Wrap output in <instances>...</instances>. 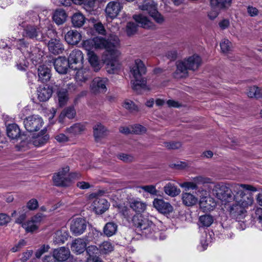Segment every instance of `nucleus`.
I'll list each match as a JSON object with an SVG mask.
<instances>
[{"mask_svg": "<svg viewBox=\"0 0 262 262\" xmlns=\"http://www.w3.org/2000/svg\"><path fill=\"white\" fill-rule=\"evenodd\" d=\"M133 133L140 134L145 132L146 129L144 127L140 124H136L131 127Z\"/></svg>", "mask_w": 262, "mask_h": 262, "instance_id": "54", "label": "nucleus"}, {"mask_svg": "<svg viewBox=\"0 0 262 262\" xmlns=\"http://www.w3.org/2000/svg\"><path fill=\"white\" fill-rule=\"evenodd\" d=\"M133 221L137 228L141 231V234L152 239L163 240L166 235L164 232L160 231L156 226L148 219L142 215L134 217Z\"/></svg>", "mask_w": 262, "mask_h": 262, "instance_id": "3", "label": "nucleus"}, {"mask_svg": "<svg viewBox=\"0 0 262 262\" xmlns=\"http://www.w3.org/2000/svg\"><path fill=\"white\" fill-rule=\"evenodd\" d=\"M69 167L66 166L55 174L53 177L54 184L57 186H68L72 181L78 178L80 174L76 172L69 173Z\"/></svg>", "mask_w": 262, "mask_h": 262, "instance_id": "6", "label": "nucleus"}, {"mask_svg": "<svg viewBox=\"0 0 262 262\" xmlns=\"http://www.w3.org/2000/svg\"><path fill=\"white\" fill-rule=\"evenodd\" d=\"M153 205L159 212L163 214H169L173 211L172 206L162 199H155L153 201Z\"/></svg>", "mask_w": 262, "mask_h": 262, "instance_id": "16", "label": "nucleus"}, {"mask_svg": "<svg viewBox=\"0 0 262 262\" xmlns=\"http://www.w3.org/2000/svg\"><path fill=\"white\" fill-rule=\"evenodd\" d=\"M133 17L135 21L143 28L154 29L155 28V25L149 20L147 17L142 14L135 15Z\"/></svg>", "mask_w": 262, "mask_h": 262, "instance_id": "24", "label": "nucleus"}, {"mask_svg": "<svg viewBox=\"0 0 262 262\" xmlns=\"http://www.w3.org/2000/svg\"><path fill=\"white\" fill-rule=\"evenodd\" d=\"M247 95L250 98H260L262 97V90L256 86H252L249 88Z\"/></svg>", "mask_w": 262, "mask_h": 262, "instance_id": "42", "label": "nucleus"}, {"mask_svg": "<svg viewBox=\"0 0 262 262\" xmlns=\"http://www.w3.org/2000/svg\"><path fill=\"white\" fill-rule=\"evenodd\" d=\"M122 6L117 1H113L108 3L105 8V13L107 17L111 18H114L119 14Z\"/></svg>", "mask_w": 262, "mask_h": 262, "instance_id": "14", "label": "nucleus"}, {"mask_svg": "<svg viewBox=\"0 0 262 262\" xmlns=\"http://www.w3.org/2000/svg\"><path fill=\"white\" fill-rule=\"evenodd\" d=\"M81 34H65L64 39L70 45H76L81 39Z\"/></svg>", "mask_w": 262, "mask_h": 262, "instance_id": "39", "label": "nucleus"}, {"mask_svg": "<svg viewBox=\"0 0 262 262\" xmlns=\"http://www.w3.org/2000/svg\"><path fill=\"white\" fill-rule=\"evenodd\" d=\"M146 67L139 59H135L130 67V77L133 89L138 91L145 87L146 80L143 75L146 73Z\"/></svg>", "mask_w": 262, "mask_h": 262, "instance_id": "4", "label": "nucleus"}, {"mask_svg": "<svg viewBox=\"0 0 262 262\" xmlns=\"http://www.w3.org/2000/svg\"><path fill=\"white\" fill-rule=\"evenodd\" d=\"M93 29L96 33H104L105 32L103 25L100 22H97L94 24Z\"/></svg>", "mask_w": 262, "mask_h": 262, "instance_id": "59", "label": "nucleus"}, {"mask_svg": "<svg viewBox=\"0 0 262 262\" xmlns=\"http://www.w3.org/2000/svg\"><path fill=\"white\" fill-rule=\"evenodd\" d=\"M7 134L10 139H15L20 136V130L16 124H10L7 126Z\"/></svg>", "mask_w": 262, "mask_h": 262, "instance_id": "32", "label": "nucleus"}, {"mask_svg": "<svg viewBox=\"0 0 262 262\" xmlns=\"http://www.w3.org/2000/svg\"><path fill=\"white\" fill-rule=\"evenodd\" d=\"M213 222V217L210 215H201L199 217L200 225L202 227H209Z\"/></svg>", "mask_w": 262, "mask_h": 262, "instance_id": "44", "label": "nucleus"}, {"mask_svg": "<svg viewBox=\"0 0 262 262\" xmlns=\"http://www.w3.org/2000/svg\"><path fill=\"white\" fill-rule=\"evenodd\" d=\"M10 220V217L6 214H0V225H3L8 223Z\"/></svg>", "mask_w": 262, "mask_h": 262, "instance_id": "64", "label": "nucleus"}, {"mask_svg": "<svg viewBox=\"0 0 262 262\" xmlns=\"http://www.w3.org/2000/svg\"><path fill=\"white\" fill-rule=\"evenodd\" d=\"M75 89V85L71 83L68 84L66 88H61L57 92L58 104L60 107L66 105L69 99L68 91L71 92Z\"/></svg>", "mask_w": 262, "mask_h": 262, "instance_id": "12", "label": "nucleus"}, {"mask_svg": "<svg viewBox=\"0 0 262 262\" xmlns=\"http://www.w3.org/2000/svg\"><path fill=\"white\" fill-rule=\"evenodd\" d=\"M69 237L68 232L64 229L56 231L53 235V243L55 244H63Z\"/></svg>", "mask_w": 262, "mask_h": 262, "instance_id": "28", "label": "nucleus"}, {"mask_svg": "<svg viewBox=\"0 0 262 262\" xmlns=\"http://www.w3.org/2000/svg\"><path fill=\"white\" fill-rule=\"evenodd\" d=\"M94 136L97 141L106 135L107 129L101 123L96 124L93 127Z\"/></svg>", "mask_w": 262, "mask_h": 262, "instance_id": "36", "label": "nucleus"}, {"mask_svg": "<svg viewBox=\"0 0 262 262\" xmlns=\"http://www.w3.org/2000/svg\"><path fill=\"white\" fill-rule=\"evenodd\" d=\"M164 191L168 195L174 196L180 193V189L178 188L173 184L169 183L164 186Z\"/></svg>", "mask_w": 262, "mask_h": 262, "instance_id": "41", "label": "nucleus"}, {"mask_svg": "<svg viewBox=\"0 0 262 262\" xmlns=\"http://www.w3.org/2000/svg\"><path fill=\"white\" fill-rule=\"evenodd\" d=\"M95 0H83L82 4L84 5V8L87 11H91L95 5Z\"/></svg>", "mask_w": 262, "mask_h": 262, "instance_id": "57", "label": "nucleus"}, {"mask_svg": "<svg viewBox=\"0 0 262 262\" xmlns=\"http://www.w3.org/2000/svg\"><path fill=\"white\" fill-rule=\"evenodd\" d=\"M89 62L94 71H98L102 67V63L99 60L97 55L91 50H86Z\"/></svg>", "mask_w": 262, "mask_h": 262, "instance_id": "26", "label": "nucleus"}, {"mask_svg": "<svg viewBox=\"0 0 262 262\" xmlns=\"http://www.w3.org/2000/svg\"><path fill=\"white\" fill-rule=\"evenodd\" d=\"M165 146L168 149H176L179 148L181 146V143L179 142H165Z\"/></svg>", "mask_w": 262, "mask_h": 262, "instance_id": "55", "label": "nucleus"}, {"mask_svg": "<svg viewBox=\"0 0 262 262\" xmlns=\"http://www.w3.org/2000/svg\"><path fill=\"white\" fill-rule=\"evenodd\" d=\"M43 124L42 119L38 115H32L27 117L24 121L25 128L29 132L39 130Z\"/></svg>", "mask_w": 262, "mask_h": 262, "instance_id": "11", "label": "nucleus"}, {"mask_svg": "<svg viewBox=\"0 0 262 262\" xmlns=\"http://www.w3.org/2000/svg\"><path fill=\"white\" fill-rule=\"evenodd\" d=\"M22 227L27 232H32L37 230L38 228L37 225L35 224L31 220L28 221L22 224Z\"/></svg>", "mask_w": 262, "mask_h": 262, "instance_id": "45", "label": "nucleus"}, {"mask_svg": "<svg viewBox=\"0 0 262 262\" xmlns=\"http://www.w3.org/2000/svg\"><path fill=\"white\" fill-rule=\"evenodd\" d=\"M75 79L77 82H85L90 77V72L86 68L77 69Z\"/></svg>", "mask_w": 262, "mask_h": 262, "instance_id": "33", "label": "nucleus"}, {"mask_svg": "<svg viewBox=\"0 0 262 262\" xmlns=\"http://www.w3.org/2000/svg\"><path fill=\"white\" fill-rule=\"evenodd\" d=\"M85 250L89 257L97 255L99 253V247L98 248L95 245H90L86 248Z\"/></svg>", "mask_w": 262, "mask_h": 262, "instance_id": "49", "label": "nucleus"}, {"mask_svg": "<svg viewBox=\"0 0 262 262\" xmlns=\"http://www.w3.org/2000/svg\"><path fill=\"white\" fill-rule=\"evenodd\" d=\"M23 27L25 28L24 30L26 33H36L39 30V28H37L34 25H28L26 23L23 24Z\"/></svg>", "mask_w": 262, "mask_h": 262, "instance_id": "52", "label": "nucleus"}, {"mask_svg": "<svg viewBox=\"0 0 262 262\" xmlns=\"http://www.w3.org/2000/svg\"><path fill=\"white\" fill-rule=\"evenodd\" d=\"M55 140L59 143H64L69 141V137L63 133H59L55 136Z\"/></svg>", "mask_w": 262, "mask_h": 262, "instance_id": "58", "label": "nucleus"}, {"mask_svg": "<svg viewBox=\"0 0 262 262\" xmlns=\"http://www.w3.org/2000/svg\"><path fill=\"white\" fill-rule=\"evenodd\" d=\"M141 188L145 191H146L152 194H155L157 193L156 187L154 185L143 186L141 187Z\"/></svg>", "mask_w": 262, "mask_h": 262, "instance_id": "61", "label": "nucleus"}, {"mask_svg": "<svg viewBox=\"0 0 262 262\" xmlns=\"http://www.w3.org/2000/svg\"><path fill=\"white\" fill-rule=\"evenodd\" d=\"M108 79L106 78L96 77L93 80L91 85V90L93 93H105L106 90V84Z\"/></svg>", "mask_w": 262, "mask_h": 262, "instance_id": "13", "label": "nucleus"}, {"mask_svg": "<svg viewBox=\"0 0 262 262\" xmlns=\"http://www.w3.org/2000/svg\"><path fill=\"white\" fill-rule=\"evenodd\" d=\"M140 8L147 11L157 23L161 24L164 21L163 16L157 11V6L152 0L144 1L143 4L140 6Z\"/></svg>", "mask_w": 262, "mask_h": 262, "instance_id": "8", "label": "nucleus"}, {"mask_svg": "<svg viewBox=\"0 0 262 262\" xmlns=\"http://www.w3.org/2000/svg\"><path fill=\"white\" fill-rule=\"evenodd\" d=\"M114 250V245L109 241H104L99 245V253L107 255Z\"/></svg>", "mask_w": 262, "mask_h": 262, "instance_id": "35", "label": "nucleus"}, {"mask_svg": "<svg viewBox=\"0 0 262 262\" xmlns=\"http://www.w3.org/2000/svg\"><path fill=\"white\" fill-rule=\"evenodd\" d=\"M53 254L58 262H63L70 258L71 252L68 248L61 247L55 249L53 251Z\"/></svg>", "mask_w": 262, "mask_h": 262, "instance_id": "18", "label": "nucleus"}, {"mask_svg": "<svg viewBox=\"0 0 262 262\" xmlns=\"http://www.w3.org/2000/svg\"><path fill=\"white\" fill-rule=\"evenodd\" d=\"M112 200H113V206L114 207H117L119 211L122 212L124 215L127 214V208L122 204L120 200H119L118 198H116V199L115 198H112Z\"/></svg>", "mask_w": 262, "mask_h": 262, "instance_id": "46", "label": "nucleus"}, {"mask_svg": "<svg viewBox=\"0 0 262 262\" xmlns=\"http://www.w3.org/2000/svg\"><path fill=\"white\" fill-rule=\"evenodd\" d=\"M245 190L255 192L257 189L247 184H230L221 182L215 184L212 190L214 195L223 204L234 202L229 207V211L230 216L238 221L245 217L246 208L253 203L251 194L246 193Z\"/></svg>", "mask_w": 262, "mask_h": 262, "instance_id": "1", "label": "nucleus"}, {"mask_svg": "<svg viewBox=\"0 0 262 262\" xmlns=\"http://www.w3.org/2000/svg\"><path fill=\"white\" fill-rule=\"evenodd\" d=\"M92 206L97 214H101L108 209L110 204L104 199L96 198Z\"/></svg>", "mask_w": 262, "mask_h": 262, "instance_id": "15", "label": "nucleus"}, {"mask_svg": "<svg viewBox=\"0 0 262 262\" xmlns=\"http://www.w3.org/2000/svg\"><path fill=\"white\" fill-rule=\"evenodd\" d=\"M76 115V112L73 107H69L64 109L59 117V121L60 122H63V119L66 117L69 119L73 118Z\"/></svg>", "mask_w": 262, "mask_h": 262, "instance_id": "38", "label": "nucleus"}, {"mask_svg": "<svg viewBox=\"0 0 262 262\" xmlns=\"http://www.w3.org/2000/svg\"><path fill=\"white\" fill-rule=\"evenodd\" d=\"M49 51L54 54L61 53L63 50V46L60 41L56 38H52L48 44Z\"/></svg>", "mask_w": 262, "mask_h": 262, "instance_id": "25", "label": "nucleus"}, {"mask_svg": "<svg viewBox=\"0 0 262 262\" xmlns=\"http://www.w3.org/2000/svg\"><path fill=\"white\" fill-rule=\"evenodd\" d=\"M183 203L187 206H193L198 202V198L190 192H183L182 194Z\"/></svg>", "mask_w": 262, "mask_h": 262, "instance_id": "29", "label": "nucleus"}, {"mask_svg": "<svg viewBox=\"0 0 262 262\" xmlns=\"http://www.w3.org/2000/svg\"><path fill=\"white\" fill-rule=\"evenodd\" d=\"M102 234L103 233L100 231L95 228H92L83 238L88 244L90 242L96 243L99 241Z\"/></svg>", "mask_w": 262, "mask_h": 262, "instance_id": "27", "label": "nucleus"}, {"mask_svg": "<svg viewBox=\"0 0 262 262\" xmlns=\"http://www.w3.org/2000/svg\"><path fill=\"white\" fill-rule=\"evenodd\" d=\"M212 183V181L210 178L200 176L192 178L190 181L180 183L179 186L185 190L188 191L190 189L196 190L199 185Z\"/></svg>", "mask_w": 262, "mask_h": 262, "instance_id": "9", "label": "nucleus"}, {"mask_svg": "<svg viewBox=\"0 0 262 262\" xmlns=\"http://www.w3.org/2000/svg\"><path fill=\"white\" fill-rule=\"evenodd\" d=\"M231 0H211V4L213 6L219 8H227L230 6Z\"/></svg>", "mask_w": 262, "mask_h": 262, "instance_id": "47", "label": "nucleus"}, {"mask_svg": "<svg viewBox=\"0 0 262 262\" xmlns=\"http://www.w3.org/2000/svg\"><path fill=\"white\" fill-rule=\"evenodd\" d=\"M122 106L131 112L138 111L137 106L130 100H125L123 103Z\"/></svg>", "mask_w": 262, "mask_h": 262, "instance_id": "48", "label": "nucleus"}, {"mask_svg": "<svg viewBox=\"0 0 262 262\" xmlns=\"http://www.w3.org/2000/svg\"><path fill=\"white\" fill-rule=\"evenodd\" d=\"M117 157L119 159L125 162H132L134 160V157L130 155L125 154H120L117 155Z\"/></svg>", "mask_w": 262, "mask_h": 262, "instance_id": "56", "label": "nucleus"}, {"mask_svg": "<svg viewBox=\"0 0 262 262\" xmlns=\"http://www.w3.org/2000/svg\"><path fill=\"white\" fill-rule=\"evenodd\" d=\"M83 60V55L82 52L79 50H73L70 53L68 60L70 63V68L74 70H77V67H74L73 64H77L78 63H80V64H81Z\"/></svg>", "mask_w": 262, "mask_h": 262, "instance_id": "17", "label": "nucleus"}, {"mask_svg": "<svg viewBox=\"0 0 262 262\" xmlns=\"http://www.w3.org/2000/svg\"><path fill=\"white\" fill-rule=\"evenodd\" d=\"M50 248L48 245H41L36 251L35 256L37 258H40L41 256L46 252H47Z\"/></svg>", "mask_w": 262, "mask_h": 262, "instance_id": "50", "label": "nucleus"}, {"mask_svg": "<svg viewBox=\"0 0 262 262\" xmlns=\"http://www.w3.org/2000/svg\"><path fill=\"white\" fill-rule=\"evenodd\" d=\"M38 75L41 82H47L51 78V70L46 65L40 66L38 68Z\"/></svg>", "mask_w": 262, "mask_h": 262, "instance_id": "30", "label": "nucleus"}, {"mask_svg": "<svg viewBox=\"0 0 262 262\" xmlns=\"http://www.w3.org/2000/svg\"><path fill=\"white\" fill-rule=\"evenodd\" d=\"M128 202L130 207L136 213H141L146 209V204L139 198H132Z\"/></svg>", "mask_w": 262, "mask_h": 262, "instance_id": "21", "label": "nucleus"}, {"mask_svg": "<svg viewBox=\"0 0 262 262\" xmlns=\"http://www.w3.org/2000/svg\"><path fill=\"white\" fill-rule=\"evenodd\" d=\"M82 46L86 50H91L93 48L105 50L102 59L106 64L108 73H116L120 69L121 64L118 60L120 55L118 50L119 39L116 35H111L107 39L105 36H98L86 39L83 41Z\"/></svg>", "mask_w": 262, "mask_h": 262, "instance_id": "2", "label": "nucleus"}, {"mask_svg": "<svg viewBox=\"0 0 262 262\" xmlns=\"http://www.w3.org/2000/svg\"><path fill=\"white\" fill-rule=\"evenodd\" d=\"M38 207V202L35 199H32L27 204V207L30 210H34Z\"/></svg>", "mask_w": 262, "mask_h": 262, "instance_id": "53", "label": "nucleus"}, {"mask_svg": "<svg viewBox=\"0 0 262 262\" xmlns=\"http://www.w3.org/2000/svg\"><path fill=\"white\" fill-rule=\"evenodd\" d=\"M202 63L201 58L196 54H194L184 61H179L177 63V70L174 76L177 78L185 77L187 76L188 70L195 71Z\"/></svg>", "mask_w": 262, "mask_h": 262, "instance_id": "5", "label": "nucleus"}, {"mask_svg": "<svg viewBox=\"0 0 262 262\" xmlns=\"http://www.w3.org/2000/svg\"><path fill=\"white\" fill-rule=\"evenodd\" d=\"M220 47L222 52L224 54L230 53L232 51V45L228 39H223L220 43Z\"/></svg>", "mask_w": 262, "mask_h": 262, "instance_id": "43", "label": "nucleus"}, {"mask_svg": "<svg viewBox=\"0 0 262 262\" xmlns=\"http://www.w3.org/2000/svg\"><path fill=\"white\" fill-rule=\"evenodd\" d=\"M38 99L40 101H47L52 96L53 91L47 85H40L37 89Z\"/></svg>", "mask_w": 262, "mask_h": 262, "instance_id": "23", "label": "nucleus"}, {"mask_svg": "<svg viewBox=\"0 0 262 262\" xmlns=\"http://www.w3.org/2000/svg\"><path fill=\"white\" fill-rule=\"evenodd\" d=\"M49 139V135L47 133V130L44 129L32 137V142L35 146H41L47 143Z\"/></svg>", "mask_w": 262, "mask_h": 262, "instance_id": "22", "label": "nucleus"}, {"mask_svg": "<svg viewBox=\"0 0 262 262\" xmlns=\"http://www.w3.org/2000/svg\"><path fill=\"white\" fill-rule=\"evenodd\" d=\"M86 227L87 222L83 217H74L70 221V231L75 236H78L83 234Z\"/></svg>", "mask_w": 262, "mask_h": 262, "instance_id": "10", "label": "nucleus"}, {"mask_svg": "<svg viewBox=\"0 0 262 262\" xmlns=\"http://www.w3.org/2000/svg\"><path fill=\"white\" fill-rule=\"evenodd\" d=\"M54 66L55 70L59 74L67 73L68 67L70 68V63L64 57H59L54 61Z\"/></svg>", "mask_w": 262, "mask_h": 262, "instance_id": "19", "label": "nucleus"}, {"mask_svg": "<svg viewBox=\"0 0 262 262\" xmlns=\"http://www.w3.org/2000/svg\"><path fill=\"white\" fill-rule=\"evenodd\" d=\"M85 129V126L83 124L76 123L66 129V133L71 136H76L81 134Z\"/></svg>", "mask_w": 262, "mask_h": 262, "instance_id": "37", "label": "nucleus"}, {"mask_svg": "<svg viewBox=\"0 0 262 262\" xmlns=\"http://www.w3.org/2000/svg\"><path fill=\"white\" fill-rule=\"evenodd\" d=\"M118 225L113 222L107 223L103 228V233L107 237H111L117 233Z\"/></svg>", "mask_w": 262, "mask_h": 262, "instance_id": "31", "label": "nucleus"}, {"mask_svg": "<svg viewBox=\"0 0 262 262\" xmlns=\"http://www.w3.org/2000/svg\"><path fill=\"white\" fill-rule=\"evenodd\" d=\"M26 245V242L24 239L20 240L18 243L16 244L12 249L11 251L13 252H15L19 251L20 249L24 247Z\"/></svg>", "mask_w": 262, "mask_h": 262, "instance_id": "60", "label": "nucleus"}, {"mask_svg": "<svg viewBox=\"0 0 262 262\" xmlns=\"http://www.w3.org/2000/svg\"><path fill=\"white\" fill-rule=\"evenodd\" d=\"M67 15L62 9L56 10L53 14V19L57 25H61L66 20Z\"/></svg>", "mask_w": 262, "mask_h": 262, "instance_id": "34", "label": "nucleus"}, {"mask_svg": "<svg viewBox=\"0 0 262 262\" xmlns=\"http://www.w3.org/2000/svg\"><path fill=\"white\" fill-rule=\"evenodd\" d=\"M208 242L205 239V237H202L200 241V246L198 247L199 250L204 251L207 249L208 245Z\"/></svg>", "mask_w": 262, "mask_h": 262, "instance_id": "63", "label": "nucleus"}, {"mask_svg": "<svg viewBox=\"0 0 262 262\" xmlns=\"http://www.w3.org/2000/svg\"><path fill=\"white\" fill-rule=\"evenodd\" d=\"M28 62L24 58L19 59L16 63V67L18 70L20 71H26L28 66Z\"/></svg>", "mask_w": 262, "mask_h": 262, "instance_id": "51", "label": "nucleus"}, {"mask_svg": "<svg viewBox=\"0 0 262 262\" xmlns=\"http://www.w3.org/2000/svg\"><path fill=\"white\" fill-rule=\"evenodd\" d=\"M72 21L75 27H80L84 24L85 18L82 13H75L72 16Z\"/></svg>", "mask_w": 262, "mask_h": 262, "instance_id": "40", "label": "nucleus"}, {"mask_svg": "<svg viewBox=\"0 0 262 262\" xmlns=\"http://www.w3.org/2000/svg\"><path fill=\"white\" fill-rule=\"evenodd\" d=\"M137 26L134 23L129 22L126 26L127 33H134L137 31Z\"/></svg>", "mask_w": 262, "mask_h": 262, "instance_id": "62", "label": "nucleus"}, {"mask_svg": "<svg viewBox=\"0 0 262 262\" xmlns=\"http://www.w3.org/2000/svg\"><path fill=\"white\" fill-rule=\"evenodd\" d=\"M198 195L200 196V207L204 212L210 211L215 208L216 203L214 199L208 196L207 191L203 188L198 191Z\"/></svg>", "mask_w": 262, "mask_h": 262, "instance_id": "7", "label": "nucleus"}, {"mask_svg": "<svg viewBox=\"0 0 262 262\" xmlns=\"http://www.w3.org/2000/svg\"><path fill=\"white\" fill-rule=\"evenodd\" d=\"M87 244L84 238H77L72 242L71 249L74 253L80 254L85 250Z\"/></svg>", "mask_w": 262, "mask_h": 262, "instance_id": "20", "label": "nucleus"}]
</instances>
